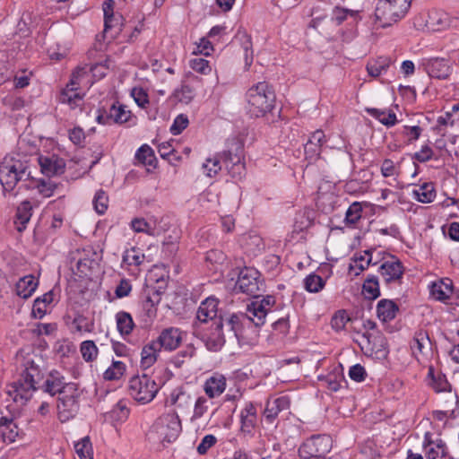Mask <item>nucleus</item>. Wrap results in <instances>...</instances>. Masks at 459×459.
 Listing matches in <instances>:
<instances>
[{
	"label": "nucleus",
	"instance_id": "f257e3e1",
	"mask_svg": "<svg viewBox=\"0 0 459 459\" xmlns=\"http://www.w3.org/2000/svg\"><path fill=\"white\" fill-rule=\"evenodd\" d=\"M247 111L251 117H268L274 122L276 94L274 88L267 82H259L248 89L246 93Z\"/></svg>",
	"mask_w": 459,
	"mask_h": 459
},
{
	"label": "nucleus",
	"instance_id": "f03ea898",
	"mask_svg": "<svg viewBox=\"0 0 459 459\" xmlns=\"http://www.w3.org/2000/svg\"><path fill=\"white\" fill-rule=\"evenodd\" d=\"M23 366L19 379L13 382L6 391L13 402L21 404H25L32 397V393L39 388L38 385L44 378V372L33 359H26Z\"/></svg>",
	"mask_w": 459,
	"mask_h": 459
},
{
	"label": "nucleus",
	"instance_id": "7ed1b4c3",
	"mask_svg": "<svg viewBox=\"0 0 459 459\" xmlns=\"http://www.w3.org/2000/svg\"><path fill=\"white\" fill-rule=\"evenodd\" d=\"M182 431L181 420L176 411L159 417L146 434L150 442L164 446L174 442Z\"/></svg>",
	"mask_w": 459,
	"mask_h": 459
},
{
	"label": "nucleus",
	"instance_id": "20e7f679",
	"mask_svg": "<svg viewBox=\"0 0 459 459\" xmlns=\"http://www.w3.org/2000/svg\"><path fill=\"white\" fill-rule=\"evenodd\" d=\"M333 440L328 435H313L306 439L299 448L301 459H325L331 451Z\"/></svg>",
	"mask_w": 459,
	"mask_h": 459
},
{
	"label": "nucleus",
	"instance_id": "39448f33",
	"mask_svg": "<svg viewBox=\"0 0 459 459\" xmlns=\"http://www.w3.org/2000/svg\"><path fill=\"white\" fill-rule=\"evenodd\" d=\"M222 163L234 179H241L246 174L244 147L238 141H232L229 149L221 152Z\"/></svg>",
	"mask_w": 459,
	"mask_h": 459
},
{
	"label": "nucleus",
	"instance_id": "423d86ee",
	"mask_svg": "<svg viewBox=\"0 0 459 459\" xmlns=\"http://www.w3.org/2000/svg\"><path fill=\"white\" fill-rule=\"evenodd\" d=\"M158 385L147 375L134 376L128 384V392L132 398L141 403H148L158 393Z\"/></svg>",
	"mask_w": 459,
	"mask_h": 459
},
{
	"label": "nucleus",
	"instance_id": "0eeeda50",
	"mask_svg": "<svg viewBox=\"0 0 459 459\" xmlns=\"http://www.w3.org/2000/svg\"><path fill=\"white\" fill-rule=\"evenodd\" d=\"M79 397L77 384L68 385L66 390L58 396L57 415L61 422H66L76 416L80 408Z\"/></svg>",
	"mask_w": 459,
	"mask_h": 459
},
{
	"label": "nucleus",
	"instance_id": "6e6552de",
	"mask_svg": "<svg viewBox=\"0 0 459 459\" xmlns=\"http://www.w3.org/2000/svg\"><path fill=\"white\" fill-rule=\"evenodd\" d=\"M260 296L247 306V315L254 318L253 325L259 327L264 325L266 319L273 321L275 318V309L273 307L275 305V297L272 295Z\"/></svg>",
	"mask_w": 459,
	"mask_h": 459
},
{
	"label": "nucleus",
	"instance_id": "1a4fd4ad",
	"mask_svg": "<svg viewBox=\"0 0 459 459\" xmlns=\"http://www.w3.org/2000/svg\"><path fill=\"white\" fill-rule=\"evenodd\" d=\"M220 317L223 320L226 331L232 333L239 344L246 342L247 331L255 327L253 325L254 318L247 314L220 315Z\"/></svg>",
	"mask_w": 459,
	"mask_h": 459
},
{
	"label": "nucleus",
	"instance_id": "9d476101",
	"mask_svg": "<svg viewBox=\"0 0 459 459\" xmlns=\"http://www.w3.org/2000/svg\"><path fill=\"white\" fill-rule=\"evenodd\" d=\"M195 335L199 338L210 351H218L225 344L224 324L221 317L214 319L211 326L205 331H195Z\"/></svg>",
	"mask_w": 459,
	"mask_h": 459
},
{
	"label": "nucleus",
	"instance_id": "9b49d317",
	"mask_svg": "<svg viewBox=\"0 0 459 459\" xmlns=\"http://www.w3.org/2000/svg\"><path fill=\"white\" fill-rule=\"evenodd\" d=\"M236 287L241 292L257 299L259 293L264 290V282L260 280V273L256 269L245 267L238 273Z\"/></svg>",
	"mask_w": 459,
	"mask_h": 459
},
{
	"label": "nucleus",
	"instance_id": "f8f14e48",
	"mask_svg": "<svg viewBox=\"0 0 459 459\" xmlns=\"http://www.w3.org/2000/svg\"><path fill=\"white\" fill-rule=\"evenodd\" d=\"M84 74L83 69L78 68L72 74L71 80L66 87L61 91L59 101L61 103L68 104L71 108H75L80 105L82 100V96L77 92V85H79V79Z\"/></svg>",
	"mask_w": 459,
	"mask_h": 459
},
{
	"label": "nucleus",
	"instance_id": "ddd939ff",
	"mask_svg": "<svg viewBox=\"0 0 459 459\" xmlns=\"http://www.w3.org/2000/svg\"><path fill=\"white\" fill-rule=\"evenodd\" d=\"M426 73L432 78L446 80L452 72L449 61L445 58L433 57L423 61Z\"/></svg>",
	"mask_w": 459,
	"mask_h": 459
},
{
	"label": "nucleus",
	"instance_id": "4468645a",
	"mask_svg": "<svg viewBox=\"0 0 459 459\" xmlns=\"http://www.w3.org/2000/svg\"><path fill=\"white\" fill-rule=\"evenodd\" d=\"M17 168L15 160H4L0 164V183L3 186L4 195L11 192L18 184Z\"/></svg>",
	"mask_w": 459,
	"mask_h": 459
},
{
	"label": "nucleus",
	"instance_id": "2eb2a0df",
	"mask_svg": "<svg viewBox=\"0 0 459 459\" xmlns=\"http://www.w3.org/2000/svg\"><path fill=\"white\" fill-rule=\"evenodd\" d=\"M75 383L65 382V377L57 370H52L48 375L45 382L39 388L51 396L62 394L68 385H74Z\"/></svg>",
	"mask_w": 459,
	"mask_h": 459
},
{
	"label": "nucleus",
	"instance_id": "dca6fc26",
	"mask_svg": "<svg viewBox=\"0 0 459 459\" xmlns=\"http://www.w3.org/2000/svg\"><path fill=\"white\" fill-rule=\"evenodd\" d=\"M394 9L387 0H378L375 8V18L382 28H386L403 18L400 13H394Z\"/></svg>",
	"mask_w": 459,
	"mask_h": 459
},
{
	"label": "nucleus",
	"instance_id": "f3484780",
	"mask_svg": "<svg viewBox=\"0 0 459 459\" xmlns=\"http://www.w3.org/2000/svg\"><path fill=\"white\" fill-rule=\"evenodd\" d=\"M160 350H176L182 342V332L178 328L169 327L161 331L159 337L155 340Z\"/></svg>",
	"mask_w": 459,
	"mask_h": 459
},
{
	"label": "nucleus",
	"instance_id": "a211bd4d",
	"mask_svg": "<svg viewBox=\"0 0 459 459\" xmlns=\"http://www.w3.org/2000/svg\"><path fill=\"white\" fill-rule=\"evenodd\" d=\"M392 258V261L384 262L378 269L386 283L401 280L404 273L403 263L394 255Z\"/></svg>",
	"mask_w": 459,
	"mask_h": 459
},
{
	"label": "nucleus",
	"instance_id": "6ab92c4d",
	"mask_svg": "<svg viewBox=\"0 0 459 459\" xmlns=\"http://www.w3.org/2000/svg\"><path fill=\"white\" fill-rule=\"evenodd\" d=\"M218 299L210 297L201 302L199 308L196 312V318L201 323H207L211 321L212 323L214 319H220V316H218Z\"/></svg>",
	"mask_w": 459,
	"mask_h": 459
},
{
	"label": "nucleus",
	"instance_id": "aec40b11",
	"mask_svg": "<svg viewBox=\"0 0 459 459\" xmlns=\"http://www.w3.org/2000/svg\"><path fill=\"white\" fill-rule=\"evenodd\" d=\"M39 161L42 173L48 177L59 175L65 171V161L55 155L51 157L40 156Z\"/></svg>",
	"mask_w": 459,
	"mask_h": 459
},
{
	"label": "nucleus",
	"instance_id": "412c9836",
	"mask_svg": "<svg viewBox=\"0 0 459 459\" xmlns=\"http://www.w3.org/2000/svg\"><path fill=\"white\" fill-rule=\"evenodd\" d=\"M290 407V400L287 396H281L273 401H268L264 411V415L269 423H272L278 416L279 412L287 410Z\"/></svg>",
	"mask_w": 459,
	"mask_h": 459
},
{
	"label": "nucleus",
	"instance_id": "4be33fe9",
	"mask_svg": "<svg viewBox=\"0 0 459 459\" xmlns=\"http://www.w3.org/2000/svg\"><path fill=\"white\" fill-rule=\"evenodd\" d=\"M160 351L161 350L155 340L144 345L141 352V367L143 368L152 367L157 361Z\"/></svg>",
	"mask_w": 459,
	"mask_h": 459
},
{
	"label": "nucleus",
	"instance_id": "5701e85b",
	"mask_svg": "<svg viewBox=\"0 0 459 459\" xmlns=\"http://www.w3.org/2000/svg\"><path fill=\"white\" fill-rule=\"evenodd\" d=\"M38 283V281L33 275H26L21 278L16 283V294L24 299H29L36 290Z\"/></svg>",
	"mask_w": 459,
	"mask_h": 459
},
{
	"label": "nucleus",
	"instance_id": "b1692460",
	"mask_svg": "<svg viewBox=\"0 0 459 459\" xmlns=\"http://www.w3.org/2000/svg\"><path fill=\"white\" fill-rule=\"evenodd\" d=\"M226 388V378L223 376H212L209 377L204 385L205 394L209 398L221 395Z\"/></svg>",
	"mask_w": 459,
	"mask_h": 459
},
{
	"label": "nucleus",
	"instance_id": "393cba45",
	"mask_svg": "<svg viewBox=\"0 0 459 459\" xmlns=\"http://www.w3.org/2000/svg\"><path fill=\"white\" fill-rule=\"evenodd\" d=\"M32 215V205L30 201L25 200L17 207L15 221L17 230L22 232Z\"/></svg>",
	"mask_w": 459,
	"mask_h": 459
},
{
	"label": "nucleus",
	"instance_id": "a878e982",
	"mask_svg": "<svg viewBox=\"0 0 459 459\" xmlns=\"http://www.w3.org/2000/svg\"><path fill=\"white\" fill-rule=\"evenodd\" d=\"M398 310L396 303L390 299H381L377 305V317L383 322L393 320Z\"/></svg>",
	"mask_w": 459,
	"mask_h": 459
},
{
	"label": "nucleus",
	"instance_id": "bb28decb",
	"mask_svg": "<svg viewBox=\"0 0 459 459\" xmlns=\"http://www.w3.org/2000/svg\"><path fill=\"white\" fill-rule=\"evenodd\" d=\"M108 113L110 124H124L127 122L132 116L131 111L126 109V106L118 104V102L112 103Z\"/></svg>",
	"mask_w": 459,
	"mask_h": 459
},
{
	"label": "nucleus",
	"instance_id": "cd10ccee",
	"mask_svg": "<svg viewBox=\"0 0 459 459\" xmlns=\"http://www.w3.org/2000/svg\"><path fill=\"white\" fill-rule=\"evenodd\" d=\"M360 12L358 10H351L341 6H335L332 12V21L337 25H341L350 16L355 22L361 20L359 15Z\"/></svg>",
	"mask_w": 459,
	"mask_h": 459
},
{
	"label": "nucleus",
	"instance_id": "c85d7f7f",
	"mask_svg": "<svg viewBox=\"0 0 459 459\" xmlns=\"http://www.w3.org/2000/svg\"><path fill=\"white\" fill-rule=\"evenodd\" d=\"M368 114L377 119L381 124L391 127L397 123L396 115L391 110H381L374 108H366Z\"/></svg>",
	"mask_w": 459,
	"mask_h": 459
},
{
	"label": "nucleus",
	"instance_id": "c756f323",
	"mask_svg": "<svg viewBox=\"0 0 459 459\" xmlns=\"http://www.w3.org/2000/svg\"><path fill=\"white\" fill-rule=\"evenodd\" d=\"M453 292L452 283L444 281L433 282L430 286V295L438 301L446 302Z\"/></svg>",
	"mask_w": 459,
	"mask_h": 459
},
{
	"label": "nucleus",
	"instance_id": "7c9ffc66",
	"mask_svg": "<svg viewBox=\"0 0 459 459\" xmlns=\"http://www.w3.org/2000/svg\"><path fill=\"white\" fill-rule=\"evenodd\" d=\"M362 293L365 298L374 300L380 296L378 278L376 275H368L362 286Z\"/></svg>",
	"mask_w": 459,
	"mask_h": 459
},
{
	"label": "nucleus",
	"instance_id": "2f4dec72",
	"mask_svg": "<svg viewBox=\"0 0 459 459\" xmlns=\"http://www.w3.org/2000/svg\"><path fill=\"white\" fill-rule=\"evenodd\" d=\"M413 195L417 201L429 204L431 203L436 197V190L432 182L424 183L419 189L413 190Z\"/></svg>",
	"mask_w": 459,
	"mask_h": 459
},
{
	"label": "nucleus",
	"instance_id": "473e14b6",
	"mask_svg": "<svg viewBox=\"0 0 459 459\" xmlns=\"http://www.w3.org/2000/svg\"><path fill=\"white\" fill-rule=\"evenodd\" d=\"M117 327L121 335H128L134 327V320L131 315L125 311H120L116 315Z\"/></svg>",
	"mask_w": 459,
	"mask_h": 459
},
{
	"label": "nucleus",
	"instance_id": "72a5a7b5",
	"mask_svg": "<svg viewBox=\"0 0 459 459\" xmlns=\"http://www.w3.org/2000/svg\"><path fill=\"white\" fill-rule=\"evenodd\" d=\"M114 6V0H105L103 3V13L106 31H108L113 26L112 22H118L119 21H124V17L121 14H115Z\"/></svg>",
	"mask_w": 459,
	"mask_h": 459
},
{
	"label": "nucleus",
	"instance_id": "f704fd0d",
	"mask_svg": "<svg viewBox=\"0 0 459 459\" xmlns=\"http://www.w3.org/2000/svg\"><path fill=\"white\" fill-rule=\"evenodd\" d=\"M195 354V348L192 343L186 345L181 351H179L177 354H175L171 359V364L174 367L179 368L183 366V364L190 360Z\"/></svg>",
	"mask_w": 459,
	"mask_h": 459
},
{
	"label": "nucleus",
	"instance_id": "c9c22d12",
	"mask_svg": "<svg viewBox=\"0 0 459 459\" xmlns=\"http://www.w3.org/2000/svg\"><path fill=\"white\" fill-rule=\"evenodd\" d=\"M170 400L172 404L181 409H187L192 403L190 394L186 393L182 387L173 390Z\"/></svg>",
	"mask_w": 459,
	"mask_h": 459
},
{
	"label": "nucleus",
	"instance_id": "e433bc0d",
	"mask_svg": "<svg viewBox=\"0 0 459 459\" xmlns=\"http://www.w3.org/2000/svg\"><path fill=\"white\" fill-rule=\"evenodd\" d=\"M135 160L143 165L155 167L156 158L153 150L147 144L142 145L136 151Z\"/></svg>",
	"mask_w": 459,
	"mask_h": 459
},
{
	"label": "nucleus",
	"instance_id": "4c0bfd02",
	"mask_svg": "<svg viewBox=\"0 0 459 459\" xmlns=\"http://www.w3.org/2000/svg\"><path fill=\"white\" fill-rule=\"evenodd\" d=\"M74 449L80 459H93V450L89 437H84L75 443Z\"/></svg>",
	"mask_w": 459,
	"mask_h": 459
},
{
	"label": "nucleus",
	"instance_id": "58836bf2",
	"mask_svg": "<svg viewBox=\"0 0 459 459\" xmlns=\"http://www.w3.org/2000/svg\"><path fill=\"white\" fill-rule=\"evenodd\" d=\"M325 285V281L316 273H310L304 279V288L311 293L319 292Z\"/></svg>",
	"mask_w": 459,
	"mask_h": 459
},
{
	"label": "nucleus",
	"instance_id": "ea45409f",
	"mask_svg": "<svg viewBox=\"0 0 459 459\" xmlns=\"http://www.w3.org/2000/svg\"><path fill=\"white\" fill-rule=\"evenodd\" d=\"M25 187L27 189L30 188H38L40 195H42L45 197H50L56 188V184L51 182V181H46L44 179L39 180H33V185L28 184L25 185Z\"/></svg>",
	"mask_w": 459,
	"mask_h": 459
},
{
	"label": "nucleus",
	"instance_id": "a19ab883",
	"mask_svg": "<svg viewBox=\"0 0 459 459\" xmlns=\"http://www.w3.org/2000/svg\"><path fill=\"white\" fill-rule=\"evenodd\" d=\"M221 153L215 155L213 158L207 159L205 163L203 165L206 175L208 177L215 176L221 169Z\"/></svg>",
	"mask_w": 459,
	"mask_h": 459
},
{
	"label": "nucleus",
	"instance_id": "79ce46f5",
	"mask_svg": "<svg viewBox=\"0 0 459 459\" xmlns=\"http://www.w3.org/2000/svg\"><path fill=\"white\" fill-rule=\"evenodd\" d=\"M362 214V206L360 203L354 202L348 208L345 214V222L346 224L354 225L356 224L361 218Z\"/></svg>",
	"mask_w": 459,
	"mask_h": 459
},
{
	"label": "nucleus",
	"instance_id": "37998d69",
	"mask_svg": "<svg viewBox=\"0 0 459 459\" xmlns=\"http://www.w3.org/2000/svg\"><path fill=\"white\" fill-rule=\"evenodd\" d=\"M83 359L87 362L93 361L98 355V348L93 341H84L80 348Z\"/></svg>",
	"mask_w": 459,
	"mask_h": 459
},
{
	"label": "nucleus",
	"instance_id": "c03bdc74",
	"mask_svg": "<svg viewBox=\"0 0 459 459\" xmlns=\"http://www.w3.org/2000/svg\"><path fill=\"white\" fill-rule=\"evenodd\" d=\"M125 370H126V366L123 362L114 361L112 363V366L109 367L108 369H106L103 377L106 380H117V379H119L120 377L123 376Z\"/></svg>",
	"mask_w": 459,
	"mask_h": 459
},
{
	"label": "nucleus",
	"instance_id": "a18cd8bd",
	"mask_svg": "<svg viewBox=\"0 0 459 459\" xmlns=\"http://www.w3.org/2000/svg\"><path fill=\"white\" fill-rule=\"evenodd\" d=\"M238 38L241 42V47L245 52L246 65L249 66L253 62V50L251 37L247 33L238 34Z\"/></svg>",
	"mask_w": 459,
	"mask_h": 459
},
{
	"label": "nucleus",
	"instance_id": "49530a36",
	"mask_svg": "<svg viewBox=\"0 0 459 459\" xmlns=\"http://www.w3.org/2000/svg\"><path fill=\"white\" fill-rule=\"evenodd\" d=\"M174 97L182 103L188 104L195 97L194 89L188 84H183L180 89L175 90Z\"/></svg>",
	"mask_w": 459,
	"mask_h": 459
},
{
	"label": "nucleus",
	"instance_id": "de8ad7c7",
	"mask_svg": "<svg viewBox=\"0 0 459 459\" xmlns=\"http://www.w3.org/2000/svg\"><path fill=\"white\" fill-rule=\"evenodd\" d=\"M349 321L350 317L346 314V311L339 310L333 316L331 319V325L335 331H342Z\"/></svg>",
	"mask_w": 459,
	"mask_h": 459
},
{
	"label": "nucleus",
	"instance_id": "09e8293b",
	"mask_svg": "<svg viewBox=\"0 0 459 459\" xmlns=\"http://www.w3.org/2000/svg\"><path fill=\"white\" fill-rule=\"evenodd\" d=\"M108 198L103 190H99L93 199V205L95 211L99 214H103L108 209Z\"/></svg>",
	"mask_w": 459,
	"mask_h": 459
},
{
	"label": "nucleus",
	"instance_id": "8fccbe9b",
	"mask_svg": "<svg viewBox=\"0 0 459 459\" xmlns=\"http://www.w3.org/2000/svg\"><path fill=\"white\" fill-rule=\"evenodd\" d=\"M209 408V400L204 396H200L196 399L194 407V414L192 416V420L200 419L204 416V414L208 411Z\"/></svg>",
	"mask_w": 459,
	"mask_h": 459
},
{
	"label": "nucleus",
	"instance_id": "3c124183",
	"mask_svg": "<svg viewBox=\"0 0 459 459\" xmlns=\"http://www.w3.org/2000/svg\"><path fill=\"white\" fill-rule=\"evenodd\" d=\"M429 375L432 377L433 379V387L437 392H446L450 391L451 385L446 378V376H438L437 378L434 377L433 368H430L429 370Z\"/></svg>",
	"mask_w": 459,
	"mask_h": 459
},
{
	"label": "nucleus",
	"instance_id": "603ef678",
	"mask_svg": "<svg viewBox=\"0 0 459 459\" xmlns=\"http://www.w3.org/2000/svg\"><path fill=\"white\" fill-rule=\"evenodd\" d=\"M187 126H188L187 117L183 114H180L175 118L169 130L173 135H178L179 134L182 133V131L185 128H186Z\"/></svg>",
	"mask_w": 459,
	"mask_h": 459
},
{
	"label": "nucleus",
	"instance_id": "864d4df0",
	"mask_svg": "<svg viewBox=\"0 0 459 459\" xmlns=\"http://www.w3.org/2000/svg\"><path fill=\"white\" fill-rule=\"evenodd\" d=\"M321 152V147L313 143H309L308 141L304 145V153L305 158L309 162L315 161L320 155Z\"/></svg>",
	"mask_w": 459,
	"mask_h": 459
},
{
	"label": "nucleus",
	"instance_id": "5fc2aeb1",
	"mask_svg": "<svg viewBox=\"0 0 459 459\" xmlns=\"http://www.w3.org/2000/svg\"><path fill=\"white\" fill-rule=\"evenodd\" d=\"M112 27L106 31L104 30L103 36L105 39H108L109 40L117 39L124 30L125 24L124 21L112 22Z\"/></svg>",
	"mask_w": 459,
	"mask_h": 459
},
{
	"label": "nucleus",
	"instance_id": "6e6d98bb",
	"mask_svg": "<svg viewBox=\"0 0 459 459\" xmlns=\"http://www.w3.org/2000/svg\"><path fill=\"white\" fill-rule=\"evenodd\" d=\"M394 9V13H400L403 17L408 13L411 0H387Z\"/></svg>",
	"mask_w": 459,
	"mask_h": 459
},
{
	"label": "nucleus",
	"instance_id": "4d7b16f0",
	"mask_svg": "<svg viewBox=\"0 0 459 459\" xmlns=\"http://www.w3.org/2000/svg\"><path fill=\"white\" fill-rule=\"evenodd\" d=\"M15 161L17 168L16 171L18 176V181L20 182L33 179L27 162H22L20 160H15Z\"/></svg>",
	"mask_w": 459,
	"mask_h": 459
},
{
	"label": "nucleus",
	"instance_id": "13d9d810",
	"mask_svg": "<svg viewBox=\"0 0 459 459\" xmlns=\"http://www.w3.org/2000/svg\"><path fill=\"white\" fill-rule=\"evenodd\" d=\"M190 66L194 71L203 74H206L211 71L209 62L201 57L191 60Z\"/></svg>",
	"mask_w": 459,
	"mask_h": 459
},
{
	"label": "nucleus",
	"instance_id": "bf43d9fd",
	"mask_svg": "<svg viewBox=\"0 0 459 459\" xmlns=\"http://www.w3.org/2000/svg\"><path fill=\"white\" fill-rule=\"evenodd\" d=\"M272 327L280 333L287 334L290 329L289 316H286L277 319L274 318L272 323Z\"/></svg>",
	"mask_w": 459,
	"mask_h": 459
},
{
	"label": "nucleus",
	"instance_id": "052dcab7",
	"mask_svg": "<svg viewBox=\"0 0 459 459\" xmlns=\"http://www.w3.org/2000/svg\"><path fill=\"white\" fill-rule=\"evenodd\" d=\"M132 285L127 279H122L115 290L116 297L118 299L125 298L130 294Z\"/></svg>",
	"mask_w": 459,
	"mask_h": 459
},
{
	"label": "nucleus",
	"instance_id": "680f3d73",
	"mask_svg": "<svg viewBox=\"0 0 459 459\" xmlns=\"http://www.w3.org/2000/svg\"><path fill=\"white\" fill-rule=\"evenodd\" d=\"M432 157H433V151L428 145L422 146L420 152H417L412 155L413 160H415L419 162H421V163L430 160L432 159Z\"/></svg>",
	"mask_w": 459,
	"mask_h": 459
},
{
	"label": "nucleus",
	"instance_id": "e2e57ef3",
	"mask_svg": "<svg viewBox=\"0 0 459 459\" xmlns=\"http://www.w3.org/2000/svg\"><path fill=\"white\" fill-rule=\"evenodd\" d=\"M349 376L352 380L356 382H361L365 380L367 373L364 367H362L360 364H356L351 367L349 370Z\"/></svg>",
	"mask_w": 459,
	"mask_h": 459
},
{
	"label": "nucleus",
	"instance_id": "0e129e2a",
	"mask_svg": "<svg viewBox=\"0 0 459 459\" xmlns=\"http://www.w3.org/2000/svg\"><path fill=\"white\" fill-rule=\"evenodd\" d=\"M217 439L213 435H206L202 439L201 443L197 446V452L199 455H205L209 448L215 445Z\"/></svg>",
	"mask_w": 459,
	"mask_h": 459
},
{
	"label": "nucleus",
	"instance_id": "69168bd1",
	"mask_svg": "<svg viewBox=\"0 0 459 459\" xmlns=\"http://www.w3.org/2000/svg\"><path fill=\"white\" fill-rule=\"evenodd\" d=\"M1 436L4 442H14L16 437L18 436V427L13 422L10 425V427H6L4 430H1Z\"/></svg>",
	"mask_w": 459,
	"mask_h": 459
},
{
	"label": "nucleus",
	"instance_id": "338daca9",
	"mask_svg": "<svg viewBox=\"0 0 459 459\" xmlns=\"http://www.w3.org/2000/svg\"><path fill=\"white\" fill-rule=\"evenodd\" d=\"M69 139L75 144V145H82L84 139H85V134L82 128L80 126H75L73 129L69 130Z\"/></svg>",
	"mask_w": 459,
	"mask_h": 459
},
{
	"label": "nucleus",
	"instance_id": "774afa93",
	"mask_svg": "<svg viewBox=\"0 0 459 459\" xmlns=\"http://www.w3.org/2000/svg\"><path fill=\"white\" fill-rule=\"evenodd\" d=\"M422 132V128L419 126H404L403 134L408 137V142L411 143L420 138Z\"/></svg>",
	"mask_w": 459,
	"mask_h": 459
}]
</instances>
